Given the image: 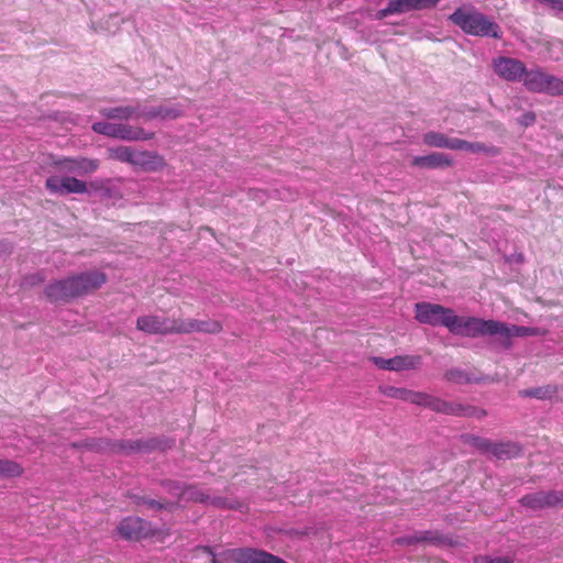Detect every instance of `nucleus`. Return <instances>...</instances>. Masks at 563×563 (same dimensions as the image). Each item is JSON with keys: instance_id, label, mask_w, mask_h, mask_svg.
<instances>
[{"instance_id": "obj_1", "label": "nucleus", "mask_w": 563, "mask_h": 563, "mask_svg": "<svg viewBox=\"0 0 563 563\" xmlns=\"http://www.w3.org/2000/svg\"><path fill=\"white\" fill-rule=\"evenodd\" d=\"M107 282L104 273L86 272L55 280L45 287V296L52 302L69 301L99 289Z\"/></svg>"}, {"instance_id": "obj_2", "label": "nucleus", "mask_w": 563, "mask_h": 563, "mask_svg": "<svg viewBox=\"0 0 563 563\" xmlns=\"http://www.w3.org/2000/svg\"><path fill=\"white\" fill-rule=\"evenodd\" d=\"M450 20L468 35L497 40L503 36L500 26L492 18L479 12L474 7L456 9L450 15Z\"/></svg>"}, {"instance_id": "obj_3", "label": "nucleus", "mask_w": 563, "mask_h": 563, "mask_svg": "<svg viewBox=\"0 0 563 563\" xmlns=\"http://www.w3.org/2000/svg\"><path fill=\"white\" fill-rule=\"evenodd\" d=\"M407 401L444 415L474 417L477 419H483L487 416L486 410L483 408L474 407L471 405H462L459 402H449L441 398L420 391L409 390Z\"/></svg>"}, {"instance_id": "obj_4", "label": "nucleus", "mask_w": 563, "mask_h": 563, "mask_svg": "<svg viewBox=\"0 0 563 563\" xmlns=\"http://www.w3.org/2000/svg\"><path fill=\"white\" fill-rule=\"evenodd\" d=\"M504 329V322L484 320L475 317H459L454 313L453 325L450 332L456 335L476 338L482 335H495Z\"/></svg>"}, {"instance_id": "obj_5", "label": "nucleus", "mask_w": 563, "mask_h": 563, "mask_svg": "<svg viewBox=\"0 0 563 563\" xmlns=\"http://www.w3.org/2000/svg\"><path fill=\"white\" fill-rule=\"evenodd\" d=\"M527 90L550 96L563 95V79L545 73L542 68L527 69L522 80Z\"/></svg>"}, {"instance_id": "obj_6", "label": "nucleus", "mask_w": 563, "mask_h": 563, "mask_svg": "<svg viewBox=\"0 0 563 563\" xmlns=\"http://www.w3.org/2000/svg\"><path fill=\"white\" fill-rule=\"evenodd\" d=\"M415 313L416 320L420 323L432 327L442 325L450 330L455 312L442 305L422 301L415 305Z\"/></svg>"}, {"instance_id": "obj_7", "label": "nucleus", "mask_w": 563, "mask_h": 563, "mask_svg": "<svg viewBox=\"0 0 563 563\" xmlns=\"http://www.w3.org/2000/svg\"><path fill=\"white\" fill-rule=\"evenodd\" d=\"M49 165L58 173L89 175L98 170L100 161L87 157H67L51 155Z\"/></svg>"}, {"instance_id": "obj_8", "label": "nucleus", "mask_w": 563, "mask_h": 563, "mask_svg": "<svg viewBox=\"0 0 563 563\" xmlns=\"http://www.w3.org/2000/svg\"><path fill=\"white\" fill-rule=\"evenodd\" d=\"M136 329L146 334H179V318L144 314L137 318Z\"/></svg>"}, {"instance_id": "obj_9", "label": "nucleus", "mask_w": 563, "mask_h": 563, "mask_svg": "<svg viewBox=\"0 0 563 563\" xmlns=\"http://www.w3.org/2000/svg\"><path fill=\"white\" fill-rule=\"evenodd\" d=\"M519 503L533 511L545 508L563 507V490H539L523 495Z\"/></svg>"}, {"instance_id": "obj_10", "label": "nucleus", "mask_w": 563, "mask_h": 563, "mask_svg": "<svg viewBox=\"0 0 563 563\" xmlns=\"http://www.w3.org/2000/svg\"><path fill=\"white\" fill-rule=\"evenodd\" d=\"M92 130L97 133L118 137L128 141L148 140L150 135H145L143 130L132 128L125 123L113 122H96L92 124Z\"/></svg>"}, {"instance_id": "obj_11", "label": "nucleus", "mask_w": 563, "mask_h": 563, "mask_svg": "<svg viewBox=\"0 0 563 563\" xmlns=\"http://www.w3.org/2000/svg\"><path fill=\"white\" fill-rule=\"evenodd\" d=\"M492 65L496 75L510 82L522 81L527 71L526 65L512 57H497L493 59Z\"/></svg>"}, {"instance_id": "obj_12", "label": "nucleus", "mask_w": 563, "mask_h": 563, "mask_svg": "<svg viewBox=\"0 0 563 563\" xmlns=\"http://www.w3.org/2000/svg\"><path fill=\"white\" fill-rule=\"evenodd\" d=\"M45 188L59 196L69 194H85L88 191L87 184L76 177L70 176H49L45 180Z\"/></svg>"}, {"instance_id": "obj_13", "label": "nucleus", "mask_w": 563, "mask_h": 563, "mask_svg": "<svg viewBox=\"0 0 563 563\" xmlns=\"http://www.w3.org/2000/svg\"><path fill=\"white\" fill-rule=\"evenodd\" d=\"M117 530L122 539L129 541H139L152 534L150 522L134 516L122 519Z\"/></svg>"}, {"instance_id": "obj_14", "label": "nucleus", "mask_w": 563, "mask_h": 563, "mask_svg": "<svg viewBox=\"0 0 563 563\" xmlns=\"http://www.w3.org/2000/svg\"><path fill=\"white\" fill-rule=\"evenodd\" d=\"M223 327L220 321L214 319L198 320L194 318L183 319L179 318V334L207 333L218 334L222 331Z\"/></svg>"}, {"instance_id": "obj_15", "label": "nucleus", "mask_w": 563, "mask_h": 563, "mask_svg": "<svg viewBox=\"0 0 563 563\" xmlns=\"http://www.w3.org/2000/svg\"><path fill=\"white\" fill-rule=\"evenodd\" d=\"M420 355H397L391 358L373 357L374 364L380 369L406 371L416 369L421 365Z\"/></svg>"}, {"instance_id": "obj_16", "label": "nucleus", "mask_w": 563, "mask_h": 563, "mask_svg": "<svg viewBox=\"0 0 563 563\" xmlns=\"http://www.w3.org/2000/svg\"><path fill=\"white\" fill-rule=\"evenodd\" d=\"M224 555L235 563H268L272 554L252 548H236L224 551Z\"/></svg>"}, {"instance_id": "obj_17", "label": "nucleus", "mask_w": 563, "mask_h": 563, "mask_svg": "<svg viewBox=\"0 0 563 563\" xmlns=\"http://www.w3.org/2000/svg\"><path fill=\"white\" fill-rule=\"evenodd\" d=\"M411 165L426 169L448 168L453 165V161L448 154L433 152L423 156H415Z\"/></svg>"}, {"instance_id": "obj_18", "label": "nucleus", "mask_w": 563, "mask_h": 563, "mask_svg": "<svg viewBox=\"0 0 563 563\" xmlns=\"http://www.w3.org/2000/svg\"><path fill=\"white\" fill-rule=\"evenodd\" d=\"M134 166H139L146 172H156L163 169L166 166V162L157 153L137 152Z\"/></svg>"}, {"instance_id": "obj_19", "label": "nucleus", "mask_w": 563, "mask_h": 563, "mask_svg": "<svg viewBox=\"0 0 563 563\" xmlns=\"http://www.w3.org/2000/svg\"><path fill=\"white\" fill-rule=\"evenodd\" d=\"M396 14H401L415 10L432 9L438 5L440 0H390Z\"/></svg>"}, {"instance_id": "obj_20", "label": "nucleus", "mask_w": 563, "mask_h": 563, "mask_svg": "<svg viewBox=\"0 0 563 563\" xmlns=\"http://www.w3.org/2000/svg\"><path fill=\"white\" fill-rule=\"evenodd\" d=\"M454 150L466 151L471 153H485L493 156L498 155L500 153V150L494 145H486L481 142H468L457 137L455 141Z\"/></svg>"}, {"instance_id": "obj_21", "label": "nucleus", "mask_w": 563, "mask_h": 563, "mask_svg": "<svg viewBox=\"0 0 563 563\" xmlns=\"http://www.w3.org/2000/svg\"><path fill=\"white\" fill-rule=\"evenodd\" d=\"M456 137H448L443 133L430 131L423 135V143L431 147L454 150Z\"/></svg>"}, {"instance_id": "obj_22", "label": "nucleus", "mask_w": 563, "mask_h": 563, "mask_svg": "<svg viewBox=\"0 0 563 563\" xmlns=\"http://www.w3.org/2000/svg\"><path fill=\"white\" fill-rule=\"evenodd\" d=\"M181 500L207 504L209 501V494L198 485H186L184 490H181Z\"/></svg>"}, {"instance_id": "obj_23", "label": "nucleus", "mask_w": 563, "mask_h": 563, "mask_svg": "<svg viewBox=\"0 0 563 563\" xmlns=\"http://www.w3.org/2000/svg\"><path fill=\"white\" fill-rule=\"evenodd\" d=\"M108 152L110 158L129 163L131 165H134V161L137 155V152L129 146L110 147Z\"/></svg>"}, {"instance_id": "obj_24", "label": "nucleus", "mask_w": 563, "mask_h": 563, "mask_svg": "<svg viewBox=\"0 0 563 563\" xmlns=\"http://www.w3.org/2000/svg\"><path fill=\"white\" fill-rule=\"evenodd\" d=\"M520 448L516 443H494L492 453L498 459H511L520 454Z\"/></svg>"}, {"instance_id": "obj_25", "label": "nucleus", "mask_w": 563, "mask_h": 563, "mask_svg": "<svg viewBox=\"0 0 563 563\" xmlns=\"http://www.w3.org/2000/svg\"><path fill=\"white\" fill-rule=\"evenodd\" d=\"M119 450L131 453V452H141L148 451L155 446L153 440L151 441H142V440H128L122 441L118 444Z\"/></svg>"}, {"instance_id": "obj_26", "label": "nucleus", "mask_w": 563, "mask_h": 563, "mask_svg": "<svg viewBox=\"0 0 563 563\" xmlns=\"http://www.w3.org/2000/svg\"><path fill=\"white\" fill-rule=\"evenodd\" d=\"M498 334L510 338V336H528V335H537L538 329L536 328H529V327H522V325H511L508 327L506 323H504V329L498 332Z\"/></svg>"}, {"instance_id": "obj_27", "label": "nucleus", "mask_w": 563, "mask_h": 563, "mask_svg": "<svg viewBox=\"0 0 563 563\" xmlns=\"http://www.w3.org/2000/svg\"><path fill=\"white\" fill-rule=\"evenodd\" d=\"M23 472L24 470L19 463L0 459V477H19Z\"/></svg>"}, {"instance_id": "obj_28", "label": "nucleus", "mask_w": 563, "mask_h": 563, "mask_svg": "<svg viewBox=\"0 0 563 563\" xmlns=\"http://www.w3.org/2000/svg\"><path fill=\"white\" fill-rule=\"evenodd\" d=\"M135 504L136 505H145L151 509L162 510H173L176 504L169 503V501H158L152 498H147L144 496H135Z\"/></svg>"}, {"instance_id": "obj_29", "label": "nucleus", "mask_w": 563, "mask_h": 563, "mask_svg": "<svg viewBox=\"0 0 563 563\" xmlns=\"http://www.w3.org/2000/svg\"><path fill=\"white\" fill-rule=\"evenodd\" d=\"M207 504H210L217 508H223V509H242L243 504L238 500H230L225 497L221 496H209V501Z\"/></svg>"}, {"instance_id": "obj_30", "label": "nucleus", "mask_w": 563, "mask_h": 563, "mask_svg": "<svg viewBox=\"0 0 563 563\" xmlns=\"http://www.w3.org/2000/svg\"><path fill=\"white\" fill-rule=\"evenodd\" d=\"M444 378L448 382L455 383V384H465L470 383L471 379L466 373H464L461 369L452 368L445 372Z\"/></svg>"}, {"instance_id": "obj_31", "label": "nucleus", "mask_w": 563, "mask_h": 563, "mask_svg": "<svg viewBox=\"0 0 563 563\" xmlns=\"http://www.w3.org/2000/svg\"><path fill=\"white\" fill-rule=\"evenodd\" d=\"M163 486L170 495L176 496L181 500V490L186 487L185 484L175 481H165L163 482Z\"/></svg>"}, {"instance_id": "obj_32", "label": "nucleus", "mask_w": 563, "mask_h": 563, "mask_svg": "<svg viewBox=\"0 0 563 563\" xmlns=\"http://www.w3.org/2000/svg\"><path fill=\"white\" fill-rule=\"evenodd\" d=\"M514 559L510 556H496L478 555L474 559V563H512Z\"/></svg>"}, {"instance_id": "obj_33", "label": "nucleus", "mask_w": 563, "mask_h": 563, "mask_svg": "<svg viewBox=\"0 0 563 563\" xmlns=\"http://www.w3.org/2000/svg\"><path fill=\"white\" fill-rule=\"evenodd\" d=\"M104 115L111 119H126L130 117V108H109Z\"/></svg>"}, {"instance_id": "obj_34", "label": "nucleus", "mask_w": 563, "mask_h": 563, "mask_svg": "<svg viewBox=\"0 0 563 563\" xmlns=\"http://www.w3.org/2000/svg\"><path fill=\"white\" fill-rule=\"evenodd\" d=\"M419 543L420 542H429L432 544H440L443 541V538L437 533H432L429 531L421 532L418 534Z\"/></svg>"}, {"instance_id": "obj_35", "label": "nucleus", "mask_w": 563, "mask_h": 563, "mask_svg": "<svg viewBox=\"0 0 563 563\" xmlns=\"http://www.w3.org/2000/svg\"><path fill=\"white\" fill-rule=\"evenodd\" d=\"M386 395L391 398L401 399V400L407 401V397L409 395V389L389 387L386 391Z\"/></svg>"}, {"instance_id": "obj_36", "label": "nucleus", "mask_w": 563, "mask_h": 563, "mask_svg": "<svg viewBox=\"0 0 563 563\" xmlns=\"http://www.w3.org/2000/svg\"><path fill=\"white\" fill-rule=\"evenodd\" d=\"M473 444L482 451L492 452V446L494 443L483 438H474Z\"/></svg>"}, {"instance_id": "obj_37", "label": "nucleus", "mask_w": 563, "mask_h": 563, "mask_svg": "<svg viewBox=\"0 0 563 563\" xmlns=\"http://www.w3.org/2000/svg\"><path fill=\"white\" fill-rule=\"evenodd\" d=\"M393 14H396L394 9H393V4L390 2V0H388V3H387V7L384 8V9H380L378 10L375 15H374V19L375 20H383L385 19L386 16L388 15H393Z\"/></svg>"}, {"instance_id": "obj_38", "label": "nucleus", "mask_w": 563, "mask_h": 563, "mask_svg": "<svg viewBox=\"0 0 563 563\" xmlns=\"http://www.w3.org/2000/svg\"><path fill=\"white\" fill-rule=\"evenodd\" d=\"M200 549L212 556L211 563H229L231 561L224 555V552L221 553L219 556H216L209 547H202Z\"/></svg>"}, {"instance_id": "obj_39", "label": "nucleus", "mask_w": 563, "mask_h": 563, "mask_svg": "<svg viewBox=\"0 0 563 563\" xmlns=\"http://www.w3.org/2000/svg\"><path fill=\"white\" fill-rule=\"evenodd\" d=\"M155 115H159L163 119H175L179 115V112L172 108H161Z\"/></svg>"}, {"instance_id": "obj_40", "label": "nucleus", "mask_w": 563, "mask_h": 563, "mask_svg": "<svg viewBox=\"0 0 563 563\" xmlns=\"http://www.w3.org/2000/svg\"><path fill=\"white\" fill-rule=\"evenodd\" d=\"M395 543H397L399 545L417 544V543H419L418 534L398 538L395 540Z\"/></svg>"}, {"instance_id": "obj_41", "label": "nucleus", "mask_w": 563, "mask_h": 563, "mask_svg": "<svg viewBox=\"0 0 563 563\" xmlns=\"http://www.w3.org/2000/svg\"><path fill=\"white\" fill-rule=\"evenodd\" d=\"M536 122V114L531 111L529 112H526L521 119H520V124L525 128L529 126V125H532L533 123Z\"/></svg>"}, {"instance_id": "obj_42", "label": "nucleus", "mask_w": 563, "mask_h": 563, "mask_svg": "<svg viewBox=\"0 0 563 563\" xmlns=\"http://www.w3.org/2000/svg\"><path fill=\"white\" fill-rule=\"evenodd\" d=\"M548 4L556 12H563V0H549Z\"/></svg>"}, {"instance_id": "obj_43", "label": "nucleus", "mask_w": 563, "mask_h": 563, "mask_svg": "<svg viewBox=\"0 0 563 563\" xmlns=\"http://www.w3.org/2000/svg\"><path fill=\"white\" fill-rule=\"evenodd\" d=\"M25 279L29 280L31 285H35L37 283L43 282V278L38 274L31 275V276L26 277Z\"/></svg>"}, {"instance_id": "obj_44", "label": "nucleus", "mask_w": 563, "mask_h": 563, "mask_svg": "<svg viewBox=\"0 0 563 563\" xmlns=\"http://www.w3.org/2000/svg\"><path fill=\"white\" fill-rule=\"evenodd\" d=\"M268 563H287L286 561H284L283 559L272 554L271 555V559L268 561Z\"/></svg>"}, {"instance_id": "obj_45", "label": "nucleus", "mask_w": 563, "mask_h": 563, "mask_svg": "<svg viewBox=\"0 0 563 563\" xmlns=\"http://www.w3.org/2000/svg\"><path fill=\"white\" fill-rule=\"evenodd\" d=\"M529 395L531 396H534L537 398H542L543 396L541 395V389H536L533 391H530Z\"/></svg>"}, {"instance_id": "obj_46", "label": "nucleus", "mask_w": 563, "mask_h": 563, "mask_svg": "<svg viewBox=\"0 0 563 563\" xmlns=\"http://www.w3.org/2000/svg\"><path fill=\"white\" fill-rule=\"evenodd\" d=\"M540 1H541V2H544V3H548V2H549V0H540Z\"/></svg>"}]
</instances>
